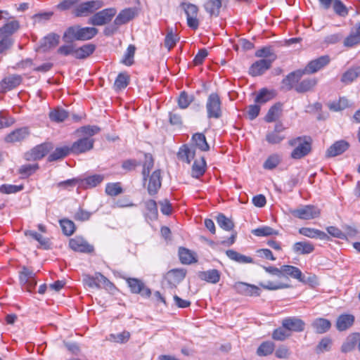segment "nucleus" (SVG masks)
<instances>
[{
	"mask_svg": "<svg viewBox=\"0 0 360 360\" xmlns=\"http://www.w3.org/2000/svg\"><path fill=\"white\" fill-rule=\"evenodd\" d=\"M103 6L100 0H91L77 4L72 10V14L76 18L88 17Z\"/></svg>",
	"mask_w": 360,
	"mask_h": 360,
	"instance_id": "nucleus-1",
	"label": "nucleus"
},
{
	"mask_svg": "<svg viewBox=\"0 0 360 360\" xmlns=\"http://www.w3.org/2000/svg\"><path fill=\"white\" fill-rule=\"evenodd\" d=\"M288 143L295 147L290 155L293 159L304 158L310 153L311 149V142L306 138L297 137L290 140Z\"/></svg>",
	"mask_w": 360,
	"mask_h": 360,
	"instance_id": "nucleus-2",
	"label": "nucleus"
},
{
	"mask_svg": "<svg viewBox=\"0 0 360 360\" xmlns=\"http://www.w3.org/2000/svg\"><path fill=\"white\" fill-rule=\"evenodd\" d=\"M206 110L208 118L219 119L222 115L221 102L219 95L212 93L207 98Z\"/></svg>",
	"mask_w": 360,
	"mask_h": 360,
	"instance_id": "nucleus-3",
	"label": "nucleus"
},
{
	"mask_svg": "<svg viewBox=\"0 0 360 360\" xmlns=\"http://www.w3.org/2000/svg\"><path fill=\"white\" fill-rule=\"evenodd\" d=\"M115 8H108L94 13L88 20V23L94 26L104 25L111 21L116 15Z\"/></svg>",
	"mask_w": 360,
	"mask_h": 360,
	"instance_id": "nucleus-4",
	"label": "nucleus"
},
{
	"mask_svg": "<svg viewBox=\"0 0 360 360\" xmlns=\"http://www.w3.org/2000/svg\"><path fill=\"white\" fill-rule=\"evenodd\" d=\"M291 214L297 218L309 220L319 217L320 210L313 205H304L297 209L290 210Z\"/></svg>",
	"mask_w": 360,
	"mask_h": 360,
	"instance_id": "nucleus-5",
	"label": "nucleus"
},
{
	"mask_svg": "<svg viewBox=\"0 0 360 360\" xmlns=\"http://www.w3.org/2000/svg\"><path fill=\"white\" fill-rule=\"evenodd\" d=\"M181 7L184 10L187 18V24L193 30H197L199 26V20L197 18L198 8L190 3H181Z\"/></svg>",
	"mask_w": 360,
	"mask_h": 360,
	"instance_id": "nucleus-6",
	"label": "nucleus"
},
{
	"mask_svg": "<svg viewBox=\"0 0 360 360\" xmlns=\"http://www.w3.org/2000/svg\"><path fill=\"white\" fill-rule=\"evenodd\" d=\"M233 288L238 293L245 296H259L261 293L258 286L244 282H236Z\"/></svg>",
	"mask_w": 360,
	"mask_h": 360,
	"instance_id": "nucleus-7",
	"label": "nucleus"
},
{
	"mask_svg": "<svg viewBox=\"0 0 360 360\" xmlns=\"http://www.w3.org/2000/svg\"><path fill=\"white\" fill-rule=\"evenodd\" d=\"M127 283L133 293L141 294L143 297H149L151 295L150 290L138 278H128Z\"/></svg>",
	"mask_w": 360,
	"mask_h": 360,
	"instance_id": "nucleus-8",
	"label": "nucleus"
},
{
	"mask_svg": "<svg viewBox=\"0 0 360 360\" xmlns=\"http://www.w3.org/2000/svg\"><path fill=\"white\" fill-rule=\"evenodd\" d=\"M330 61L328 56H322L318 58L311 60L302 70L304 74H313L326 66Z\"/></svg>",
	"mask_w": 360,
	"mask_h": 360,
	"instance_id": "nucleus-9",
	"label": "nucleus"
},
{
	"mask_svg": "<svg viewBox=\"0 0 360 360\" xmlns=\"http://www.w3.org/2000/svg\"><path fill=\"white\" fill-rule=\"evenodd\" d=\"M272 63V59H261L257 60L250 67L249 74L252 77L262 75L271 68Z\"/></svg>",
	"mask_w": 360,
	"mask_h": 360,
	"instance_id": "nucleus-10",
	"label": "nucleus"
},
{
	"mask_svg": "<svg viewBox=\"0 0 360 360\" xmlns=\"http://www.w3.org/2000/svg\"><path fill=\"white\" fill-rule=\"evenodd\" d=\"M282 326H284L289 333H300L304 330L305 323L301 319L297 316L287 317L283 319Z\"/></svg>",
	"mask_w": 360,
	"mask_h": 360,
	"instance_id": "nucleus-11",
	"label": "nucleus"
},
{
	"mask_svg": "<svg viewBox=\"0 0 360 360\" xmlns=\"http://www.w3.org/2000/svg\"><path fill=\"white\" fill-rule=\"evenodd\" d=\"M69 246L75 252L89 253L94 251L93 245L89 244L86 240L79 236L70 239Z\"/></svg>",
	"mask_w": 360,
	"mask_h": 360,
	"instance_id": "nucleus-12",
	"label": "nucleus"
},
{
	"mask_svg": "<svg viewBox=\"0 0 360 360\" xmlns=\"http://www.w3.org/2000/svg\"><path fill=\"white\" fill-rule=\"evenodd\" d=\"M22 77L18 75H9L0 82V93H6L20 84Z\"/></svg>",
	"mask_w": 360,
	"mask_h": 360,
	"instance_id": "nucleus-13",
	"label": "nucleus"
},
{
	"mask_svg": "<svg viewBox=\"0 0 360 360\" xmlns=\"http://www.w3.org/2000/svg\"><path fill=\"white\" fill-rule=\"evenodd\" d=\"M186 274V271L184 269H174L167 273L165 279L171 288H174L184 280Z\"/></svg>",
	"mask_w": 360,
	"mask_h": 360,
	"instance_id": "nucleus-14",
	"label": "nucleus"
},
{
	"mask_svg": "<svg viewBox=\"0 0 360 360\" xmlns=\"http://www.w3.org/2000/svg\"><path fill=\"white\" fill-rule=\"evenodd\" d=\"M137 15V11L135 8H125L120 12L114 20V25L119 26L127 23Z\"/></svg>",
	"mask_w": 360,
	"mask_h": 360,
	"instance_id": "nucleus-15",
	"label": "nucleus"
},
{
	"mask_svg": "<svg viewBox=\"0 0 360 360\" xmlns=\"http://www.w3.org/2000/svg\"><path fill=\"white\" fill-rule=\"evenodd\" d=\"M349 144L344 140H340L335 142L331 145L326 152L327 158H333L342 154L349 148Z\"/></svg>",
	"mask_w": 360,
	"mask_h": 360,
	"instance_id": "nucleus-16",
	"label": "nucleus"
},
{
	"mask_svg": "<svg viewBox=\"0 0 360 360\" xmlns=\"http://www.w3.org/2000/svg\"><path fill=\"white\" fill-rule=\"evenodd\" d=\"M94 146V139L90 138H83L75 142L70 147L72 153L78 154L85 153L91 150Z\"/></svg>",
	"mask_w": 360,
	"mask_h": 360,
	"instance_id": "nucleus-17",
	"label": "nucleus"
},
{
	"mask_svg": "<svg viewBox=\"0 0 360 360\" xmlns=\"http://www.w3.org/2000/svg\"><path fill=\"white\" fill-rule=\"evenodd\" d=\"M161 187V172L160 169L154 171L149 178L148 192L150 195H155Z\"/></svg>",
	"mask_w": 360,
	"mask_h": 360,
	"instance_id": "nucleus-18",
	"label": "nucleus"
},
{
	"mask_svg": "<svg viewBox=\"0 0 360 360\" xmlns=\"http://www.w3.org/2000/svg\"><path fill=\"white\" fill-rule=\"evenodd\" d=\"M30 134L27 127H22L17 129L8 134L4 139L7 143H16L26 139Z\"/></svg>",
	"mask_w": 360,
	"mask_h": 360,
	"instance_id": "nucleus-19",
	"label": "nucleus"
},
{
	"mask_svg": "<svg viewBox=\"0 0 360 360\" xmlns=\"http://www.w3.org/2000/svg\"><path fill=\"white\" fill-rule=\"evenodd\" d=\"M11 20V21L0 27V37H11V35L15 34L20 29L19 21L15 20L14 18Z\"/></svg>",
	"mask_w": 360,
	"mask_h": 360,
	"instance_id": "nucleus-20",
	"label": "nucleus"
},
{
	"mask_svg": "<svg viewBox=\"0 0 360 360\" xmlns=\"http://www.w3.org/2000/svg\"><path fill=\"white\" fill-rule=\"evenodd\" d=\"M292 248L293 252L298 255H308L313 252L315 249L314 244L307 240L296 242Z\"/></svg>",
	"mask_w": 360,
	"mask_h": 360,
	"instance_id": "nucleus-21",
	"label": "nucleus"
},
{
	"mask_svg": "<svg viewBox=\"0 0 360 360\" xmlns=\"http://www.w3.org/2000/svg\"><path fill=\"white\" fill-rule=\"evenodd\" d=\"M104 179V176L101 174H94L84 179L80 178V188H91L99 185Z\"/></svg>",
	"mask_w": 360,
	"mask_h": 360,
	"instance_id": "nucleus-22",
	"label": "nucleus"
},
{
	"mask_svg": "<svg viewBox=\"0 0 360 360\" xmlns=\"http://www.w3.org/2000/svg\"><path fill=\"white\" fill-rule=\"evenodd\" d=\"M360 340V334L358 333L349 335L345 340L341 347V351L347 353L352 351L355 347L358 346V342Z\"/></svg>",
	"mask_w": 360,
	"mask_h": 360,
	"instance_id": "nucleus-23",
	"label": "nucleus"
},
{
	"mask_svg": "<svg viewBox=\"0 0 360 360\" xmlns=\"http://www.w3.org/2000/svg\"><path fill=\"white\" fill-rule=\"evenodd\" d=\"M283 276H290L300 282H304L302 271L297 267L294 266H282V277Z\"/></svg>",
	"mask_w": 360,
	"mask_h": 360,
	"instance_id": "nucleus-24",
	"label": "nucleus"
},
{
	"mask_svg": "<svg viewBox=\"0 0 360 360\" xmlns=\"http://www.w3.org/2000/svg\"><path fill=\"white\" fill-rule=\"evenodd\" d=\"M299 233L310 238H320L321 240H326L328 238V236L323 231L312 228H300L299 229Z\"/></svg>",
	"mask_w": 360,
	"mask_h": 360,
	"instance_id": "nucleus-25",
	"label": "nucleus"
},
{
	"mask_svg": "<svg viewBox=\"0 0 360 360\" xmlns=\"http://www.w3.org/2000/svg\"><path fill=\"white\" fill-rule=\"evenodd\" d=\"M304 74V71H302V70L292 72L288 75L286 77L283 79V84L286 86L288 90H290L294 86V84L298 82L299 79L302 77Z\"/></svg>",
	"mask_w": 360,
	"mask_h": 360,
	"instance_id": "nucleus-26",
	"label": "nucleus"
},
{
	"mask_svg": "<svg viewBox=\"0 0 360 360\" xmlns=\"http://www.w3.org/2000/svg\"><path fill=\"white\" fill-rule=\"evenodd\" d=\"M311 326L316 333L323 334L330 328L331 323L330 321L326 319L318 318L312 321Z\"/></svg>",
	"mask_w": 360,
	"mask_h": 360,
	"instance_id": "nucleus-27",
	"label": "nucleus"
},
{
	"mask_svg": "<svg viewBox=\"0 0 360 360\" xmlns=\"http://www.w3.org/2000/svg\"><path fill=\"white\" fill-rule=\"evenodd\" d=\"M221 277V274L217 269H210L199 273V278L210 283H217Z\"/></svg>",
	"mask_w": 360,
	"mask_h": 360,
	"instance_id": "nucleus-28",
	"label": "nucleus"
},
{
	"mask_svg": "<svg viewBox=\"0 0 360 360\" xmlns=\"http://www.w3.org/2000/svg\"><path fill=\"white\" fill-rule=\"evenodd\" d=\"M354 321V317L350 314L340 315L336 321V328L339 331H343L352 326Z\"/></svg>",
	"mask_w": 360,
	"mask_h": 360,
	"instance_id": "nucleus-29",
	"label": "nucleus"
},
{
	"mask_svg": "<svg viewBox=\"0 0 360 360\" xmlns=\"http://www.w3.org/2000/svg\"><path fill=\"white\" fill-rule=\"evenodd\" d=\"M195 155V151L194 149L189 148L186 145L182 146L177 153L178 158L185 162L188 164H190L191 160L194 158Z\"/></svg>",
	"mask_w": 360,
	"mask_h": 360,
	"instance_id": "nucleus-30",
	"label": "nucleus"
},
{
	"mask_svg": "<svg viewBox=\"0 0 360 360\" xmlns=\"http://www.w3.org/2000/svg\"><path fill=\"white\" fill-rule=\"evenodd\" d=\"M226 255L230 259L240 264H250L254 262L252 257L242 255L234 250H226Z\"/></svg>",
	"mask_w": 360,
	"mask_h": 360,
	"instance_id": "nucleus-31",
	"label": "nucleus"
},
{
	"mask_svg": "<svg viewBox=\"0 0 360 360\" xmlns=\"http://www.w3.org/2000/svg\"><path fill=\"white\" fill-rule=\"evenodd\" d=\"M96 49L94 44H84L79 48H75V58L77 59H84L91 55Z\"/></svg>",
	"mask_w": 360,
	"mask_h": 360,
	"instance_id": "nucleus-32",
	"label": "nucleus"
},
{
	"mask_svg": "<svg viewBox=\"0 0 360 360\" xmlns=\"http://www.w3.org/2000/svg\"><path fill=\"white\" fill-rule=\"evenodd\" d=\"M63 40L65 42L79 41V25L69 27L63 34Z\"/></svg>",
	"mask_w": 360,
	"mask_h": 360,
	"instance_id": "nucleus-33",
	"label": "nucleus"
},
{
	"mask_svg": "<svg viewBox=\"0 0 360 360\" xmlns=\"http://www.w3.org/2000/svg\"><path fill=\"white\" fill-rule=\"evenodd\" d=\"M206 162L204 158L194 161L191 169V176L194 178L198 179L202 176L205 172Z\"/></svg>",
	"mask_w": 360,
	"mask_h": 360,
	"instance_id": "nucleus-34",
	"label": "nucleus"
},
{
	"mask_svg": "<svg viewBox=\"0 0 360 360\" xmlns=\"http://www.w3.org/2000/svg\"><path fill=\"white\" fill-rule=\"evenodd\" d=\"M60 36L55 33H51L46 36L41 42V48L44 51H47L51 48L56 47L59 43Z\"/></svg>",
	"mask_w": 360,
	"mask_h": 360,
	"instance_id": "nucleus-35",
	"label": "nucleus"
},
{
	"mask_svg": "<svg viewBox=\"0 0 360 360\" xmlns=\"http://www.w3.org/2000/svg\"><path fill=\"white\" fill-rule=\"evenodd\" d=\"M221 7V0H207L204 4L205 11L210 15L218 16Z\"/></svg>",
	"mask_w": 360,
	"mask_h": 360,
	"instance_id": "nucleus-36",
	"label": "nucleus"
},
{
	"mask_svg": "<svg viewBox=\"0 0 360 360\" xmlns=\"http://www.w3.org/2000/svg\"><path fill=\"white\" fill-rule=\"evenodd\" d=\"M192 141L195 146L202 151H208L210 146L207 142L205 136L202 133H195L192 136Z\"/></svg>",
	"mask_w": 360,
	"mask_h": 360,
	"instance_id": "nucleus-37",
	"label": "nucleus"
},
{
	"mask_svg": "<svg viewBox=\"0 0 360 360\" xmlns=\"http://www.w3.org/2000/svg\"><path fill=\"white\" fill-rule=\"evenodd\" d=\"M317 84V79L315 78L306 79L298 83L295 89L298 93H304L311 90Z\"/></svg>",
	"mask_w": 360,
	"mask_h": 360,
	"instance_id": "nucleus-38",
	"label": "nucleus"
},
{
	"mask_svg": "<svg viewBox=\"0 0 360 360\" xmlns=\"http://www.w3.org/2000/svg\"><path fill=\"white\" fill-rule=\"evenodd\" d=\"M179 256L181 262L184 264H190L197 261L195 254L185 248H179Z\"/></svg>",
	"mask_w": 360,
	"mask_h": 360,
	"instance_id": "nucleus-39",
	"label": "nucleus"
},
{
	"mask_svg": "<svg viewBox=\"0 0 360 360\" xmlns=\"http://www.w3.org/2000/svg\"><path fill=\"white\" fill-rule=\"evenodd\" d=\"M51 146L44 143L34 147L31 151V157L34 160H39L44 158L50 150Z\"/></svg>",
	"mask_w": 360,
	"mask_h": 360,
	"instance_id": "nucleus-40",
	"label": "nucleus"
},
{
	"mask_svg": "<svg viewBox=\"0 0 360 360\" xmlns=\"http://www.w3.org/2000/svg\"><path fill=\"white\" fill-rule=\"evenodd\" d=\"M282 111V104L280 103H277L272 105L269 110L267 114L265 116V121L266 122H272L276 120L281 114Z\"/></svg>",
	"mask_w": 360,
	"mask_h": 360,
	"instance_id": "nucleus-41",
	"label": "nucleus"
},
{
	"mask_svg": "<svg viewBox=\"0 0 360 360\" xmlns=\"http://www.w3.org/2000/svg\"><path fill=\"white\" fill-rule=\"evenodd\" d=\"M275 96L276 94L274 91L268 90L267 89H262L257 95L255 99V102L260 104L265 103L273 99Z\"/></svg>",
	"mask_w": 360,
	"mask_h": 360,
	"instance_id": "nucleus-42",
	"label": "nucleus"
},
{
	"mask_svg": "<svg viewBox=\"0 0 360 360\" xmlns=\"http://www.w3.org/2000/svg\"><path fill=\"white\" fill-rule=\"evenodd\" d=\"M70 152L71 148L68 146L56 148V150L49 155L48 160L49 162L56 161L66 157Z\"/></svg>",
	"mask_w": 360,
	"mask_h": 360,
	"instance_id": "nucleus-43",
	"label": "nucleus"
},
{
	"mask_svg": "<svg viewBox=\"0 0 360 360\" xmlns=\"http://www.w3.org/2000/svg\"><path fill=\"white\" fill-rule=\"evenodd\" d=\"M360 76V67L349 68L342 76L341 82L345 84H349Z\"/></svg>",
	"mask_w": 360,
	"mask_h": 360,
	"instance_id": "nucleus-44",
	"label": "nucleus"
},
{
	"mask_svg": "<svg viewBox=\"0 0 360 360\" xmlns=\"http://www.w3.org/2000/svg\"><path fill=\"white\" fill-rule=\"evenodd\" d=\"M98 29L93 27H82L79 26V41L91 39L98 34Z\"/></svg>",
	"mask_w": 360,
	"mask_h": 360,
	"instance_id": "nucleus-45",
	"label": "nucleus"
},
{
	"mask_svg": "<svg viewBox=\"0 0 360 360\" xmlns=\"http://www.w3.org/2000/svg\"><path fill=\"white\" fill-rule=\"evenodd\" d=\"M20 282L22 283H28L30 288H34L36 282L34 281V274L32 271L26 267H23L20 276Z\"/></svg>",
	"mask_w": 360,
	"mask_h": 360,
	"instance_id": "nucleus-46",
	"label": "nucleus"
},
{
	"mask_svg": "<svg viewBox=\"0 0 360 360\" xmlns=\"http://www.w3.org/2000/svg\"><path fill=\"white\" fill-rule=\"evenodd\" d=\"M145 207L147 212L146 214V217L151 220L156 219L158 218V212L157 203L153 200H149L145 202Z\"/></svg>",
	"mask_w": 360,
	"mask_h": 360,
	"instance_id": "nucleus-47",
	"label": "nucleus"
},
{
	"mask_svg": "<svg viewBox=\"0 0 360 360\" xmlns=\"http://www.w3.org/2000/svg\"><path fill=\"white\" fill-rule=\"evenodd\" d=\"M68 117V112L60 108H57L51 110L49 113L50 119L56 122L64 121Z\"/></svg>",
	"mask_w": 360,
	"mask_h": 360,
	"instance_id": "nucleus-48",
	"label": "nucleus"
},
{
	"mask_svg": "<svg viewBox=\"0 0 360 360\" xmlns=\"http://www.w3.org/2000/svg\"><path fill=\"white\" fill-rule=\"evenodd\" d=\"M216 219L218 225L225 231H231L234 227L232 220L226 217L224 214H219Z\"/></svg>",
	"mask_w": 360,
	"mask_h": 360,
	"instance_id": "nucleus-49",
	"label": "nucleus"
},
{
	"mask_svg": "<svg viewBox=\"0 0 360 360\" xmlns=\"http://www.w3.org/2000/svg\"><path fill=\"white\" fill-rule=\"evenodd\" d=\"M38 168V164L23 165L19 168L18 173L22 176V178H26L34 173Z\"/></svg>",
	"mask_w": 360,
	"mask_h": 360,
	"instance_id": "nucleus-50",
	"label": "nucleus"
},
{
	"mask_svg": "<svg viewBox=\"0 0 360 360\" xmlns=\"http://www.w3.org/2000/svg\"><path fill=\"white\" fill-rule=\"evenodd\" d=\"M123 192L120 182L109 183L105 186V193L110 196H117Z\"/></svg>",
	"mask_w": 360,
	"mask_h": 360,
	"instance_id": "nucleus-51",
	"label": "nucleus"
},
{
	"mask_svg": "<svg viewBox=\"0 0 360 360\" xmlns=\"http://www.w3.org/2000/svg\"><path fill=\"white\" fill-rule=\"evenodd\" d=\"M154 160L150 154H145V162L143 165L142 174L143 180H146V177L149 175L150 169L153 167Z\"/></svg>",
	"mask_w": 360,
	"mask_h": 360,
	"instance_id": "nucleus-52",
	"label": "nucleus"
},
{
	"mask_svg": "<svg viewBox=\"0 0 360 360\" xmlns=\"http://www.w3.org/2000/svg\"><path fill=\"white\" fill-rule=\"evenodd\" d=\"M291 333L284 326L279 327L274 330L272 338L275 340L283 341L289 338Z\"/></svg>",
	"mask_w": 360,
	"mask_h": 360,
	"instance_id": "nucleus-53",
	"label": "nucleus"
},
{
	"mask_svg": "<svg viewBox=\"0 0 360 360\" xmlns=\"http://www.w3.org/2000/svg\"><path fill=\"white\" fill-rule=\"evenodd\" d=\"M179 40V37L174 34L172 29L169 30L165 39V46L170 51Z\"/></svg>",
	"mask_w": 360,
	"mask_h": 360,
	"instance_id": "nucleus-54",
	"label": "nucleus"
},
{
	"mask_svg": "<svg viewBox=\"0 0 360 360\" xmlns=\"http://www.w3.org/2000/svg\"><path fill=\"white\" fill-rule=\"evenodd\" d=\"M359 44H360V36L356 30H352L344 40V45L347 47H352Z\"/></svg>",
	"mask_w": 360,
	"mask_h": 360,
	"instance_id": "nucleus-55",
	"label": "nucleus"
},
{
	"mask_svg": "<svg viewBox=\"0 0 360 360\" xmlns=\"http://www.w3.org/2000/svg\"><path fill=\"white\" fill-rule=\"evenodd\" d=\"M274 347L272 342H264L258 347L257 353L259 356H267L274 352Z\"/></svg>",
	"mask_w": 360,
	"mask_h": 360,
	"instance_id": "nucleus-56",
	"label": "nucleus"
},
{
	"mask_svg": "<svg viewBox=\"0 0 360 360\" xmlns=\"http://www.w3.org/2000/svg\"><path fill=\"white\" fill-rule=\"evenodd\" d=\"M76 186L80 188V178H73L57 184L58 188L68 190H72Z\"/></svg>",
	"mask_w": 360,
	"mask_h": 360,
	"instance_id": "nucleus-57",
	"label": "nucleus"
},
{
	"mask_svg": "<svg viewBox=\"0 0 360 360\" xmlns=\"http://www.w3.org/2000/svg\"><path fill=\"white\" fill-rule=\"evenodd\" d=\"M60 224L65 235L71 236L75 232V226L72 221L65 219H61L60 220Z\"/></svg>",
	"mask_w": 360,
	"mask_h": 360,
	"instance_id": "nucleus-58",
	"label": "nucleus"
},
{
	"mask_svg": "<svg viewBox=\"0 0 360 360\" xmlns=\"http://www.w3.org/2000/svg\"><path fill=\"white\" fill-rule=\"evenodd\" d=\"M255 56L258 58H264V59H272L273 62L276 58V55L272 52L271 48L269 46L258 49L255 52Z\"/></svg>",
	"mask_w": 360,
	"mask_h": 360,
	"instance_id": "nucleus-59",
	"label": "nucleus"
},
{
	"mask_svg": "<svg viewBox=\"0 0 360 360\" xmlns=\"http://www.w3.org/2000/svg\"><path fill=\"white\" fill-rule=\"evenodd\" d=\"M129 77L126 73H120L114 83L115 88L116 89H124L129 84Z\"/></svg>",
	"mask_w": 360,
	"mask_h": 360,
	"instance_id": "nucleus-60",
	"label": "nucleus"
},
{
	"mask_svg": "<svg viewBox=\"0 0 360 360\" xmlns=\"http://www.w3.org/2000/svg\"><path fill=\"white\" fill-rule=\"evenodd\" d=\"M252 233L256 236H269L277 235L278 232L269 226H262L252 231Z\"/></svg>",
	"mask_w": 360,
	"mask_h": 360,
	"instance_id": "nucleus-61",
	"label": "nucleus"
},
{
	"mask_svg": "<svg viewBox=\"0 0 360 360\" xmlns=\"http://www.w3.org/2000/svg\"><path fill=\"white\" fill-rule=\"evenodd\" d=\"M136 47L134 45L130 44L122 59V63L126 65H131L134 63V56L135 54Z\"/></svg>",
	"mask_w": 360,
	"mask_h": 360,
	"instance_id": "nucleus-62",
	"label": "nucleus"
},
{
	"mask_svg": "<svg viewBox=\"0 0 360 360\" xmlns=\"http://www.w3.org/2000/svg\"><path fill=\"white\" fill-rule=\"evenodd\" d=\"M75 48L76 46L71 42V44L60 46L57 52L58 54L63 56H68L71 55L75 57Z\"/></svg>",
	"mask_w": 360,
	"mask_h": 360,
	"instance_id": "nucleus-63",
	"label": "nucleus"
},
{
	"mask_svg": "<svg viewBox=\"0 0 360 360\" xmlns=\"http://www.w3.org/2000/svg\"><path fill=\"white\" fill-rule=\"evenodd\" d=\"M193 97L192 96H189L187 93L183 91L179 95L178 105L179 108L185 109L188 108L190 103L193 101Z\"/></svg>",
	"mask_w": 360,
	"mask_h": 360,
	"instance_id": "nucleus-64",
	"label": "nucleus"
}]
</instances>
